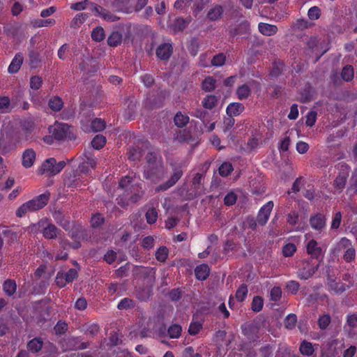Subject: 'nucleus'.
I'll use <instances>...</instances> for the list:
<instances>
[{
    "label": "nucleus",
    "instance_id": "obj_1",
    "mask_svg": "<svg viewBox=\"0 0 357 357\" xmlns=\"http://www.w3.org/2000/svg\"><path fill=\"white\" fill-rule=\"evenodd\" d=\"M131 182L132 178L129 176H126L119 181V187L126 190L123 197L118 199V204L121 206L128 205V202H130L131 203H137L141 199L144 194L141 183L132 185L128 188Z\"/></svg>",
    "mask_w": 357,
    "mask_h": 357
},
{
    "label": "nucleus",
    "instance_id": "obj_2",
    "mask_svg": "<svg viewBox=\"0 0 357 357\" xmlns=\"http://www.w3.org/2000/svg\"><path fill=\"white\" fill-rule=\"evenodd\" d=\"M50 198V192H45L35 197L33 199L22 204L15 211L17 218H22L27 213L36 212L43 208L47 204Z\"/></svg>",
    "mask_w": 357,
    "mask_h": 357
},
{
    "label": "nucleus",
    "instance_id": "obj_3",
    "mask_svg": "<svg viewBox=\"0 0 357 357\" xmlns=\"http://www.w3.org/2000/svg\"><path fill=\"white\" fill-rule=\"evenodd\" d=\"M132 275L136 280H143L144 284L153 285L155 279V268L135 266Z\"/></svg>",
    "mask_w": 357,
    "mask_h": 357
},
{
    "label": "nucleus",
    "instance_id": "obj_4",
    "mask_svg": "<svg viewBox=\"0 0 357 357\" xmlns=\"http://www.w3.org/2000/svg\"><path fill=\"white\" fill-rule=\"evenodd\" d=\"M338 251H343V259L347 263H351L356 259V249L352 241L345 237H342L337 244Z\"/></svg>",
    "mask_w": 357,
    "mask_h": 357
},
{
    "label": "nucleus",
    "instance_id": "obj_5",
    "mask_svg": "<svg viewBox=\"0 0 357 357\" xmlns=\"http://www.w3.org/2000/svg\"><path fill=\"white\" fill-rule=\"evenodd\" d=\"M66 166L64 161L56 162L54 158H50L44 161L40 167V173L47 174L50 176L58 174Z\"/></svg>",
    "mask_w": 357,
    "mask_h": 357
},
{
    "label": "nucleus",
    "instance_id": "obj_6",
    "mask_svg": "<svg viewBox=\"0 0 357 357\" xmlns=\"http://www.w3.org/2000/svg\"><path fill=\"white\" fill-rule=\"evenodd\" d=\"M167 174L162 164H158L155 166L144 168V176L146 179L150 180L152 183H157L162 181Z\"/></svg>",
    "mask_w": 357,
    "mask_h": 357
},
{
    "label": "nucleus",
    "instance_id": "obj_7",
    "mask_svg": "<svg viewBox=\"0 0 357 357\" xmlns=\"http://www.w3.org/2000/svg\"><path fill=\"white\" fill-rule=\"evenodd\" d=\"M70 128L66 123H56L54 126L49 128V131L55 139L61 141L68 137Z\"/></svg>",
    "mask_w": 357,
    "mask_h": 357
},
{
    "label": "nucleus",
    "instance_id": "obj_8",
    "mask_svg": "<svg viewBox=\"0 0 357 357\" xmlns=\"http://www.w3.org/2000/svg\"><path fill=\"white\" fill-rule=\"evenodd\" d=\"M183 172L180 167H176L174 169V172H173L172 175L171 176V178L165 183H162V184L159 185L158 187H156L155 192H162V191H165V190H168L169 188H170L171 187H172L173 185H174L176 183V182L183 176Z\"/></svg>",
    "mask_w": 357,
    "mask_h": 357
},
{
    "label": "nucleus",
    "instance_id": "obj_9",
    "mask_svg": "<svg viewBox=\"0 0 357 357\" xmlns=\"http://www.w3.org/2000/svg\"><path fill=\"white\" fill-rule=\"evenodd\" d=\"M92 6L91 10L96 13V15L100 16L107 22H114L120 20L119 17L100 6L92 4Z\"/></svg>",
    "mask_w": 357,
    "mask_h": 357
},
{
    "label": "nucleus",
    "instance_id": "obj_10",
    "mask_svg": "<svg viewBox=\"0 0 357 357\" xmlns=\"http://www.w3.org/2000/svg\"><path fill=\"white\" fill-rule=\"evenodd\" d=\"M273 206V202L269 201L260 208L257 217V221L259 225H264L266 224Z\"/></svg>",
    "mask_w": 357,
    "mask_h": 357
},
{
    "label": "nucleus",
    "instance_id": "obj_11",
    "mask_svg": "<svg viewBox=\"0 0 357 357\" xmlns=\"http://www.w3.org/2000/svg\"><path fill=\"white\" fill-rule=\"evenodd\" d=\"M311 227L321 233L326 227V215L321 213H317L311 215L309 220Z\"/></svg>",
    "mask_w": 357,
    "mask_h": 357
},
{
    "label": "nucleus",
    "instance_id": "obj_12",
    "mask_svg": "<svg viewBox=\"0 0 357 357\" xmlns=\"http://www.w3.org/2000/svg\"><path fill=\"white\" fill-rule=\"evenodd\" d=\"M149 3V0H137L135 6L130 3V0L128 1L125 7L121 8V13L125 14H131L132 13H139Z\"/></svg>",
    "mask_w": 357,
    "mask_h": 357
},
{
    "label": "nucleus",
    "instance_id": "obj_13",
    "mask_svg": "<svg viewBox=\"0 0 357 357\" xmlns=\"http://www.w3.org/2000/svg\"><path fill=\"white\" fill-rule=\"evenodd\" d=\"M306 251L312 259H319L322 257V249L314 239L308 241L306 245Z\"/></svg>",
    "mask_w": 357,
    "mask_h": 357
},
{
    "label": "nucleus",
    "instance_id": "obj_14",
    "mask_svg": "<svg viewBox=\"0 0 357 357\" xmlns=\"http://www.w3.org/2000/svg\"><path fill=\"white\" fill-rule=\"evenodd\" d=\"M173 47L169 43H162L156 49V56L161 60H167L170 58Z\"/></svg>",
    "mask_w": 357,
    "mask_h": 357
},
{
    "label": "nucleus",
    "instance_id": "obj_15",
    "mask_svg": "<svg viewBox=\"0 0 357 357\" xmlns=\"http://www.w3.org/2000/svg\"><path fill=\"white\" fill-rule=\"evenodd\" d=\"M36 157V153L33 149H26L22 153V164L23 167L25 168H29L33 166Z\"/></svg>",
    "mask_w": 357,
    "mask_h": 357
},
{
    "label": "nucleus",
    "instance_id": "obj_16",
    "mask_svg": "<svg viewBox=\"0 0 357 357\" xmlns=\"http://www.w3.org/2000/svg\"><path fill=\"white\" fill-rule=\"evenodd\" d=\"M18 100L15 98L10 100L8 96L0 97V109H4L5 112H10L12 109L18 107Z\"/></svg>",
    "mask_w": 357,
    "mask_h": 357
},
{
    "label": "nucleus",
    "instance_id": "obj_17",
    "mask_svg": "<svg viewBox=\"0 0 357 357\" xmlns=\"http://www.w3.org/2000/svg\"><path fill=\"white\" fill-rule=\"evenodd\" d=\"M245 110L243 103L234 102L229 103L226 108V113L228 116H238Z\"/></svg>",
    "mask_w": 357,
    "mask_h": 357
},
{
    "label": "nucleus",
    "instance_id": "obj_18",
    "mask_svg": "<svg viewBox=\"0 0 357 357\" xmlns=\"http://www.w3.org/2000/svg\"><path fill=\"white\" fill-rule=\"evenodd\" d=\"M211 269L208 264H202L195 268V275L197 280L204 281L208 278L210 275Z\"/></svg>",
    "mask_w": 357,
    "mask_h": 357
},
{
    "label": "nucleus",
    "instance_id": "obj_19",
    "mask_svg": "<svg viewBox=\"0 0 357 357\" xmlns=\"http://www.w3.org/2000/svg\"><path fill=\"white\" fill-rule=\"evenodd\" d=\"M66 344L69 350H82L88 347V342H81L79 337H72L66 340Z\"/></svg>",
    "mask_w": 357,
    "mask_h": 357
},
{
    "label": "nucleus",
    "instance_id": "obj_20",
    "mask_svg": "<svg viewBox=\"0 0 357 357\" xmlns=\"http://www.w3.org/2000/svg\"><path fill=\"white\" fill-rule=\"evenodd\" d=\"M152 286L146 284L137 289L136 296L141 301H146L150 299L152 296Z\"/></svg>",
    "mask_w": 357,
    "mask_h": 357
},
{
    "label": "nucleus",
    "instance_id": "obj_21",
    "mask_svg": "<svg viewBox=\"0 0 357 357\" xmlns=\"http://www.w3.org/2000/svg\"><path fill=\"white\" fill-rule=\"evenodd\" d=\"M348 176V172H341L338 174L333 182V187L336 191L340 192L343 190L345 187Z\"/></svg>",
    "mask_w": 357,
    "mask_h": 357
},
{
    "label": "nucleus",
    "instance_id": "obj_22",
    "mask_svg": "<svg viewBox=\"0 0 357 357\" xmlns=\"http://www.w3.org/2000/svg\"><path fill=\"white\" fill-rule=\"evenodd\" d=\"M258 29H259V31L261 34H263L264 36H273L278 31V29L276 25L264 23V22L259 23Z\"/></svg>",
    "mask_w": 357,
    "mask_h": 357
},
{
    "label": "nucleus",
    "instance_id": "obj_23",
    "mask_svg": "<svg viewBox=\"0 0 357 357\" xmlns=\"http://www.w3.org/2000/svg\"><path fill=\"white\" fill-rule=\"evenodd\" d=\"M61 232L54 225L48 223L43 229V235L47 239H54Z\"/></svg>",
    "mask_w": 357,
    "mask_h": 357
},
{
    "label": "nucleus",
    "instance_id": "obj_24",
    "mask_svg": "<svg viewBox=\"0 0 357 357\" xmlns=\"http://www.w3.org/2000/svg\"><path fill=\"white\" fill-rule=\"evenodd\" d=\"M23 63V56L21 54H17L10 63L8 71L10 74H15L19 71Z\"/></svg>",
    "mask_w": 357,
    "mask_h": 357
},
{
    "label": "nucleus",
    "instance_id": "obj_25",
    "mask_svg": "<svg viewBox=\"0 0 357 357\" xmlns=\"http://www.w3.org/2000/svg\"><path fill=\"white\" fill-rule=\"evenodd\" d=\"M259 329V324L258 323H247L242 326L243 333L249 338L257 333Z\"/></svg>",
    "mask_w": 357,
    "mask_h": 357
},
{
    "label": "nucleus",
    "instance_id": "obj_26",
    "mask_svg": "<svg viewBox=\"0 0 357 357\" xmlns=\"http://www.w3.org/2000/svg\"><path fill=\"white\" fill-rule=\"evenodd\" d=\"M218 102V98L215 95H206L202 100V106L206 109L211 110L215 108Z\"/></svg>",
    "mask_w": 357,
    "mask_h": 357
},
{
    "label": "nucleus",
    "instance_id": "obj_27",
    "mask_svg": "<svg viewBox=\"0 0 357 357\" xmlns=\"http://www.w3.org/2000/svg\"><path fill=\"white\" fill-rule=\"evenodd\" d=\"M317 269V266H310L309 264L298 271V278L307 280L311 278Z\"/></svg>",
    "mask_w": 357,
    "mask_h": 357
},
{
    "label": "nucleus",
    "instance_id": "obj_28",
    "mask_svg": "<svg viewBox=\"0 0 357 357\" xmlns=\"http://www.w3.org/2000/svg\"><path fill=\"white\" fill-rule=\"evenodd\" d=\"M3 290L8 296H13L17 290V284L14 280L7 279L3 283Z\"/></svg>",
    "mask_w": 357,
    "mask_h": 357
},
{
    "label": "nucleus",
    "instance_id": "obj_29",
    "mask_svg": "<svg viewBox=\"0 0 357 357\" xmlns=\"http://www.w3.org/2000/svg\"><path fill=\"white\" fill-rule=\"evenodd\" d=\"M201 86L205 92H211L216 88V79L212 76H207L202 81Z\"/></svg>",
    "mask_w": 357,
    "mask_h": 357
},
{
    "label": "nucleus",
    "instance_id": "obj_30",
    "mask_svg": "<svg viewBox=\"0 0 357 357\" xmlns=\"http://www.w3.org/2000/svg\"><path fill=\"white\" fill-rule=\"evenodd\" d=\"M43 347V342L40 337H35L27 343V349L32 353L39 352Z\"/></svg>",
    "mask_w": 357,
    "mask_h": 357
},
{
    "label": "nucleus",
    "instance_id": "obj_31",
    "mask_svg": "<svg viewBox=\"0 0 357 357\" xmlns=\"http://www.w3.org/2000/svg\"><path fill=\"white\" fill-rule=\"evenodd\" d=\"M49 107L54 112H59L63 107V101L61 98L55 96L48 101Z\"/></svg>",
    "mask_w": 357,
    "mask_h": 357
},
{
    "label": "nucleus",
    "instance_id": "obj_32",
    "mask_svg": "<svg viewBox=\"0 0 357 357\" xmlns=\"http://www.w3.org/2000/svg\"><path fill=\"white\" fill-rule=\"evenodd\" d=\"M189 116L181 112H178L174 117V122L178 128L185 127L189 123Z\"/></svg>",
    "mask_w": 357,
    "mask_h": 357
},
{
    "label": "nucleus",
    "instance_id": "obj_33",
    "mask_svg": "<svg viewBox=\"0 0 357 357\" xmlns=\"http://www.w3.org/2000/svg\"><path fill=\"white\" fill-rule=\"evenodd\" d=\"M299 351L302 355L310 356L313 355L314 349L312 343L303 340L300 344Z\"/></svg>",
    "mask_w": 357,
    "mask_h": 357
},
{
    "label": "nucleus",
    "instance_id": "obj_34",
    "mask_svg": "<svg viewBox=\"0 0 357 357\" xmlns=\"http://www.w3.org/2000/svg\"><path fill=\"white\" fill-rule=\"evenodd\" d=\"M328 284L330 289L334 291L335 293H342L346 290L345 284L341 282L340 280L328 278Z\"/></svg>",
    "mask_w": 357,
    "mask_h": 357
},
{
    "label": "nucleus",
    "instance_id": "obj_35",
    "mask_svg": "<svg viewBox=\"0 0 357 357\" xmlns=\"http://www.w3.org/2000/svg\"><path fill=\"white\" fill-rule=\"evenodd\" d=\"M122 34L119 31H112L107 38V44L110 47H117L122 42Z\"/></svg>",
    "mask_w": 357,
    "mask_h": 357
},
{
    "label": "nucleus",
    "instance_id": "obj_36",
    "mask_svg": "<svg viewBox=\"0 0 357 357\" xmlns=\"http://www.w3.org/2000/svg\"><path fill=\"white\" fill-rule=\"evenodd\" d=\"M249 26H250V24H249L248 22L245 21L238 26L230 27L229 29V35L230 37L234 38L238 35L243 33L241 29L248 30V29H249Z\"/></svg>",
    "mask_w": 357,
    "mask_h": 357
},
{
    "label": "nucleus",
    "instance_id": "obj_37",
    "mask_svg": "<svg viewBox=\"0 0 357 357\" xmlns=\"http://www.w3.org/2000/svg\"><path fill=\"white\" fill-rule=\"evenodd\" d=\"M236 95L240 100L247 99L251 95V89L248 84H243L236 89Z\"/></svg>",
    "mask_w": 357,
    "mask_h": 357
},
{
    "label": "nucleus",
    "instance_id": "obj_38",
    "mask_svg": "<svg viewBox=\"0 0 357 357\" xmlns=\"http://www.w3.org/2000/svg\"><path fill=\"white\" fill-rule=\"evenodd\" d=\"M22 131L25 135V139L29 140L30 138V136L34 129V123L32 121L30 120H26L24 121L22 123Z\"/></svg>",
    "mask_w": 357,
    "mask_h": 357
},
{
    "label": "nucleus",
    "instance_id": "obj_39",
    "mask_svg": "<svg viewBox=\"0 0 357 357\" xmlns=\"http://www.w3.org/2000/svg\"><path fill=\"white\" fill-rule=\"evenodd\" d=\"M70 237L74 239L85 240L87 239L88 234L84 228L77 227L71 231Z\"/></svg>",
    "mask_w": 357,
    "mask_h": 357
},
{
    "label": "nucleus",
    "instance_id": "obj_40",
    "mask_svg": "<svg viewBox=\"0 0 357 357\" xmlns=\"http://www.w3.org/2000/svg\"><path fill=\"white\" fill-rule=\"evenodd\" d=\"M223 8L221 6H215L211 8L207 14L208 18L211 21L218 20L222 15Z\"/></svg>",
    "mask_w": 357,
    "mask_h": 357
},
{
    "label": "nucleus",
    "instance_id": "obj_41",
    "mask_svg": "<svg viewBox=\"0 0 357 357\" xmlns=\"http://www.w3.org/2000/svg\"><path fill=\"white\" fill-rule=\"evenodd\" d=\"M182 332V327L177 324L171 325L167 329V335L170 338L177 339L178 338Z\"/></svg>",
    "mask_w": 357,
    "mask_h": 357
},
{
    "label": "nucleus",
    "instance_id": "obj_42",
    "mask_svg": "<svg viewBox=\"0 0 357 357\" xmlns=\"http://www.w3.org/2000/svg\"><path fill=\"white\" fill-rule=\"evenodd\" d=\"M354 68L350 65L344 66L341 72V77L346 82H350L354 79Z\"/></svg>",
    "mask_w": 357,
    "mask_h": 357
},
{
    "label": "nucleus",
    "instance_id": "obj_43",
    "mask_svg": "<svg viewBox=\"0 0 357 357\" xmlns=\"http://www.w3.org/2000/svg\"><path fill=\"white\" fill-rule=\"evenodd\" d=\"M190 23V20L183 17H178L173 24V28L175 31H183Z\"/></svg>",
    "mask_w": 357,
    "mask_h": 357
},
{
    "label": "nucleus",
    "instance_id": "obj_44",
    "mask_svg": "<svg viewBox=\"0 0 357 357\" xmlns=\"http://www.w3.org/2000/svg\"><path fill=\"white\" fill-rule=\"evenodd\" d=\"M128 155L130 160L137 161L142 156V150L139 147H131L128 151Z\"/></svg>",
    "mask_w": 357,
    "mask_h": 357
},
{
    "label": "nucleus",
    "instance_id": "obj_45",
    "mask_svg": "<svg viewBox=\"0 0 357 357\" xmlns=\"http://www.w3.org/2000/svg\"><path fill=\"white\" fill-rule=\"evenodd\" d=\"M169 255V250L165 246L160 247L155 252V259L160 262L166 261Z\"/></svg>",
    "mask_w": 357,
    "mask_h": 357
},
{
    "label": "nucleus",
    "instance_id": "obj_46",
    "mask_svg": "<svg viewBox=\"0 0 357 357\" xmlns=\"http://www.w3.org/2000/svg\"><path fill=\"white\" fill-rule=\"evenodd\" d=\"M145 216H146V222L148 224H149V225L154 224L158 220V211L156 210L155 208L151 207L148 209V211H146V213L145 214Z\"/></svg>",
    "mask_w": 357,
    "mask_h": 357
},
{
    "label": "nucleus",
    "instance_id": "obj_47",
    "mask_svg": "<svg viewBox=\"0 0 357 357\" xmlns=\"http://www.w3.org/2000/svg\"><path fill=\"white\" fill-rule=\"evenodd\" d=\"M263 306L264 300L262 297L259 296H254L251 303L252 310L255 312H259L263 309Z\"/></svg>",
    "mask_w": 357,
    "mask_h": 357
},
{
    "label": "nucleus",
    "instance_id": "obj_48",
    "mask_svg": "<svg viewBox=\"0 0 357 357\" xmlns=\"http://www.w3.org/2000/svg\"><path fill=\"white\" fill-rule=\"evenodd\" d=\"M55 23H56V21L54 19H46V20L36 19L34 21H33L32 24H33V27H35V28H40V27L53 26L55 24Z\"/></svg>",
    "mask_w": 357,
    "mask_h": 357
},
{
    "label": "nucleus",
    "instance_id": "obj_49",
    "mask_svg": "<svg viewBox=\"0 0 357 357\" xmlns=\"http://www.w3.org/2000/svg\"><path fill=\"white\" fill-rule=\"evenodd\" d=\"M105 30L102 26H97L91 32V38L96 42H100L105 39Z\"/></svg>",
    "mask_w": 357,
    "mask_h": 357
},
{
    "label": "nucleus",
    "instance_id": "obj_50",
    "mask_svg": "<svg viewBox=\"0 0 357 357\" xmlns=\"http://www.w3.org/2000/svg\"><path fill=\"white\" fill-rule=\"evenodd\" d=\"M106 144V138L102 135H97L91 141L92 146L97 150L102 149Z\"/></svg>",
    "mask_w": 357,
    "mask_h": 357
},
{
    "label": "nucleus",
    "instance_id": "obj_51",
    "mask_svg": "<svg viewBox=\"0 0 357 357\" xmlns=\"http://www.w3.org/2000/svg\"><path fill=\"white\" fill-rule=\"evenodd\" d=\"M234 170L233 166L229 162H224L219 167V174L222 176H229Z\"/></svg>",
    "mask_w": 357,
    "mask_h": 357
},
{
    "label": "nucleus",
    "instance_id": "obj_52",
    "mask_svg": "<svg viewBox=\"0 0 357 357\" xmlns=\"http://www.w3.org/2000/svg\"><path fill=\"white\" fill-rule=\"evenodd\" d=\"M105 122L100 119H95L91 123V129L93 132H100L105 128Z\"/></svg>",
    "mask_w": 357,
    "mask_h": 357
},
{
    "label": "nucleus",
    "instance_id": "obj_53",
    "mask_svg": "<svg viewBox=\"0 0 357 357\" xmlns=\"http://www.w3.org/2000/svg\"><path fill=\"white\" fill-rule=\"evenodd\" d=\"M248 292V290L247 285L245 284H242L236 290V299L240 302L244 301L247 296Z\"/></svg>",
    "mask_w": 357,
    "mask_h": 357
},
{
    "label": "nucleus",
    "instance_id": "obj_54",
    "mask_svg": "<svg viewBox=\"0 0 357 357\" xmlns=\"http://www.w3.org/2000/svg\"><path fill=\"white\" fill-rule=\"evenodd\" d=\"M192 116L199 119L203 124H205V122L207 121V117L208 116V112L206 110L202 109H196L195 111L190 113Z\"/></svg>",
    "mask_w": 357,
    "mask_h": 357
},
{
    "label": "nucleus",
    "instance_id": "obj_55",
    "mask_svg": "<svg viewBox=\"0 0 357 357\" xmlns=\"http://www.w3.org/2000/svg\"><path fill=\"white\" fill-rule=\"evenodd\" d=\"M304 181H305V179H304V177H303V176H299V177L296 178V179L293 183L291 190H289L287 191V194L290 195L291 192L296 193V192H299L301 190V188L304 185Z\"/></svg>",
    "mask_w": 357,
    "mask_h": 357
},
{
    "label": "nucleus",
    "instance_id": "obj_56",
    "mask_svg": "<svg viewBox=\"0 0 357 357\" xmlns=\"http://www.w3.org/2000/svg\"><path fill=\"white\" fill-rule=\"evenodd\" d=\"M135 305V303L133 300L129 298H124L118 303L117 307L119 310H127L133 308Z\"/></svg>",
    "mask_w": 357,
    "mask_h": 357
},
{
    "label": "nucleus",
    "instance_id": "obj_57",
    "mask_svg": "<svg viewBox=\"0 0 357 357\" xmlns=\"http://www.w3.org/2000/svg\"><path fill=\"white\" fill-rule=\"evenodd\" d=\"M88 17V14L85 13H80L77 14L71 21V26H79L84 23Z\"/></svg>",
    "mask_w": 357,
    "mask_h": 357
},
{
    "label": "nucleus",
    "instance_id": "obj_58",
    "mask_svg": "<svg viewBox=\"0 0 357 357\" xmlns=\"http://www.w3.org/2000/svg\"><path fill=\"white\" fill-rule=\"evenodd\" d=\"M297 317L295 314H289L284 319V326L288 329H293L296 324Z\"/></svg>",
    "mask_w": 357,
    "mask_h": 357
},
{
    "label": "nucleus",
    "instance_id": "obj_59",
    "mask_svg": "<svg viewBox=\"0 0 357 357\" xmlns=\"http://www.w3.org/2000/svg\"><path fill=\"white\" fill-rule=\"evenodd\" d=\"M296 251V247L293 243H287L282 248V254L286 257H291Z\"/></svg>",
    "mask_w": 357,
    "mask_h": 357
},
{
    "label": "nucleus",
    "instance_id": "obj_60",
    "mask_svg": "<svg viewBox=\"0 0 357 357\" xmlns=\"http://www.w3.org/2000/svg\"><path fill=\"white\" fill-rule=\"evenodd\" d=\"M199 43L198 39L193 38L191 39L189 46L188 47V51L192 56H196L199 52Z\"/></svg>",
    "mask_w": 357,
    "mask_h": 357
},
{
    "label": "nucleus",
    "instance_id": "obj_61",
    "mask_svg": "<svg viewBox=\"0 0 357 357\" xmlns=\"http://www.w3.org/2000/svg\"><path fill=\"white\" fill-rule=\"evenodd\" d=\"M226 61V56L223 53L215 55L211 60V65L213 66H222Z\"/></svg>",
    "mask_w": 357,
    "mask_h": 357
},
{
    "label": "nucleus",
    "instance_id": "obj_62",
    "mask_svg": "<svg viewBox=\"0 0 357 357\" xmlns=\"http://www.w3.org/2000/svg\"><path fill=\"white\" fill-rule=\"evenodd\" d=\"M202 328V324L199 321H192L188 328V333L190 335H197Z\"/></svg>",
    "mask_w": 357,
    "mask_h": 357
},
{
    "label": "nucleus",
    "instance_id": "obj_63",
    "mask_svg": "<svg viewBox=\"0 0 357 357\" xmlns=\"http://www.w3.org/2000/svg\"><path fill=\"white\" fill-rule=\"evenodd\" d=\"M331 321V319L329 314H324L322 316H320L318 319V325L319 327L324 330L327 328V327L329 326L330 323Z\"/></svg>",
    "mask_w": 357,
    "mask_h": 357
},
{
    "label": "nucleus",
    "instance_id": "obj_64",
    "mask_svg": "<svg viewBox=\"0 0 357 357\" xmlns=\"http://www.w3.org/2000/svg\"><path fill=\"white\" fill-rule=\"evenodd\" d=\"M105 221L104 217L100 213H96L91 217V225L93 228L100 227Z\"/></svg>",
    "mask_w": 357,
    "mask_h": 357
}]
</instances>
